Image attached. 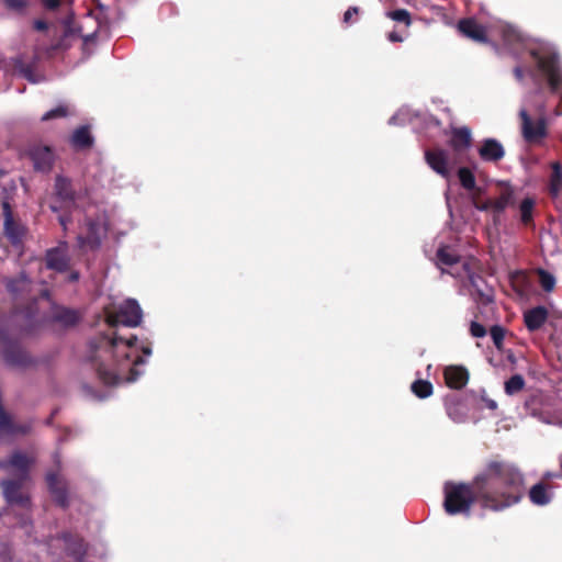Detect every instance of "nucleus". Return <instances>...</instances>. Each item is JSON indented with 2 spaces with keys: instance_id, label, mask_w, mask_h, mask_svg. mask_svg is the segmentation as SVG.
Returning a JSON list of instances; mask_svg holds the SVG:
<instances>
[{
  "instance_id": "obj_1",
  "label": "nucleus",
  "mask_w": 562,
  "mask_h": 562,
  "mask_svg": "<svg viewBox=\"0 0 562 562\" xmlns=\"http://www.w3.org/2000/svg\"><path fill=\"white\" fill-rule=\"evenodd\" d=\"M524 494V479L519 470L509 463L491 462L471 485L447 483L445 510L449 515H469L473 502L483 508L503 510L517 504Z\"/></svg>"
},
{
  "instance_id": "obj_2",
  "label": "nucleus",
  "mask_w": 562,
  "mask_h": 562,
  "mask_svg": "<svg viewBox=\"0 0 562 562\" xmlns=\"http://www.w3.org/2000/svg\"><path fill=\"white\" fill-rule=\"evenodd\" d=\"M458 29L461 34L479 43L486 42L488 37H498L514 56L528 54L533 61L531 76L546 79L551 93L562 100V64L554 45L527 38L514 26L499 20L482 24L473 18L463 19Z\"/></svg>"
},
{
  "instance_id": "obj_3",
  "label": "nucleus",
  "mask_w": 562,
  "mask_h": 562,
  "mask_svg": "<svg viewBox=\"0 0 562 562\" xmlns=\"http://www.w3.org/2000/svg\"><path fill=\"white\" fill-rule=\"evenodd\" d=\"M136 340V336L123 340L116 335L106 334H99L90 339L87 358L104 385L113 386L137 379L139 372L136 366L145 361L140 356L131 358V348Z\"/></svg>"
},
{
  "instance_id": "obj_4",
  "label": "nucleus",
  "mask_w": 562,
  "mask_h": 562,
  "mask_svg": "<svg viewBox=\"0 0 562 562\" xmlns=\"http://www.w3.org/2000/svg\"><path fill=\"white\" fill-rule=\"evenodd\" d=\"M458 178L465 190L473 191L471 199L474 209L487 213L491 216L492 224L498 227L506 209L516 204V189L509 182L498 181L494 193L486 199H482L480 196L481 189L475 188V178L470 169L460 168Z\"/></svg>"
},
{
  "instance_id": "obj_5",
  "label": "nucleus",
  "mask_w": 562,
  "mask_h": 562,
  "mask_svg": "<svg viewBox=\"0 0 562 562\" xmlns=\"http://www.w3.org/2000/svg\"><path fill=\"white\" fill-rule=\"evenodd\" d=\"M527 414L540 423L562 428V408L551 398L542 395L531 396L525 403Z\"/></svg>"
},
{
  "instance_id": "obj_6",
  "label": "nucleus",
  "mask_w": 562,
  "mask_h": 562,
  "mask_svg": "<svg viewBox=\"0 0 562 562\" xmlns=\"http://www.w3.org/2000/svg\"><path fill=\"white\" fill-rule=\"evenodd\" d=\"M105 322L110 327L119 325L136 327L140 324L143 313L136 300L128 299L116 308H104Z\"/></svg>"
},
{
  "instance_id": "obj_7",
  "label": "nucleus",
  "mask_w": 562,
  "mask_h": 562,
  "mask_svg": "<svg viewBox=\"0 0 562 562\" xmlns=\"http://www.w3.org/2000/svg\"><path fill=\"white\" fill-rule=\"evenodd\" d=\"M53 460L56 465V470H49L45 475L47 490L52 495L55 504L63 509H67L70 505L68 482L64 476L59 474L61 470L60 454L58 452H55L53 456Z\"/></svg>"
},
{
  "instance_id": "obj_8",
  "label": "nucleus",
  "mask_w": 562,
  "mask_h": 562,
  "mask_svg": "<svg viewBox=\"0 0 562 562\" xmlns=\"http://www.w3.org/2000/svg\"><path fill=\"white\" fill-rule=\"evenodd\" d=\"M3 235L14 248H21L27 236L29 228L16 218L8 201L2 203Z\"/></svg>"
},
{
  "instance_id": "obj_9",
  "label": "nucleus",
  "mask_w": 562,
  "mask_h": 562,
  "mask_svg": "<svg viewBox=\"0 0 562 562\" xmlns=\"http://www.w3.org/2000/svg\"><path fill=\"white\" fill-rule=\"evenodd\" d=\"M463 279H468L472 288L471 295L477 304L487 305L494 300V290L487 282L479 274H475L469 261L462 263Z\"/></svg>"
},
{
  "instance_id": "obj_10",
  "label": "nucleus",
  "mask_w": 562,
  "mask_h": 562,
  "mask_svg": "<svg viewBox=\"0 0 562 562\" xmlns=\"http://www.w3.org/2000/svg\"><path fill=\"white\" fill-rule=\"evenodd\" d=\"M33 430V422H18L5 409L0 412V441H13L18 437H25Z\"/></svg>"
},
{
  "instance_id": "obj_11",
  "label": "nucleus",
  "mask_w": 562,
  "mask_h": 562,
  "mask_svg": "<svg viewBox=\"0 0 562 562\" xmlns=\"http://www.w3.org/2000/svg\"><path fill=\"white\" fill-rule=\"evenodd\" d=\"M425 159L428 166L445 179H449L456 165L450 154L442 148H434L425 151Z\"/></svg>"
},
{
  "instance_id": "obj_12",
  "label": "nucleus",
  "mask_w": 562,
  "mask_h": 562,
  "mask_svg": "<svg viewBox=\"0 0 562 562\" xmlns=\"http://www.w3.org/2000/svg\"><path fill=\"white\" fill-rule=\"evenodd\" d=\"M86 233L79 234L77 241L80 248L98 249L101 246L102 237L106 229L99 220L87 218L85 223Z\"/></svg>"
},
{
  "instance_id": "obj_13",
  "label": "nucleus",
  "mask_w": 562,
  "mask_h": 562,
  "mask_svg": "<svg viewBox=\"0 0 562 562\" xmlns=\"http://www.w3.org/2000/svg\"><path fill=\"white\" fill-rule=\"evenodd\" d=\"M437 265L442 272L449 273L458 279H463V262L460 263V257L456 255L450 247H440L437 251Z\"/></svg>"
},
{
  "instance_id": "obj_14",
  "label": "nucleus",
  "mask_w": 562,
  "mask_h": 562,
  "mask_svg": "<svg viewBox=\"0 0 562 562\" xmlns=\"http://www.w3.org/2000/svg\"><path fill=\"white\" fill-rule=\"evenodd\" d=\"M522 135L527 142H537L547 135V122L541 117L533 122L525 108L519 112Z\"/></svg>"
},
{
  "instance_id": "obj_15",
  "label": "nucleus",
  "mask_w": 562,
  "mask_h": 562,
  "mask_svg": "<svg viewBox=\"0 0 562 562\" xmlns=\"http://www.w3.org/2000/svg\"><path fill=\"white\" fill-rule=\"evenodd\" d=\"M29 155L35 170L41 172L52 170L55 161V153L50 146L36 144L30 148Z\"/></svg>"
},
{
  "instance_id": "obj_16",
  "label": "nucleus",
  "mask_w": 562,
  "mask_h": 562,
  "mask_svg": "<svg viewBox=\"0 0 562 562\" xmlns=\"http://www.w3.org/2000/svg\"><path fill=\"white\" fill-rule=\"evenodd\" d=\"M2 347V357L8 366L24 368L31 364V358L18 341L10 339Z\"/></svg>"
},
{
  "instance_id": "obj_17",
  "label": "nucleus",
  "mask_w": 562,
  "mask_h": 562,
  "mask_svg": "<svg viewBox=\"0 0 562 562\" xmlns=\"http://www.w3.org/2000/svg\"><path fill=\"white\" fill-rule=\"evenodd\" d=\"M58 538L65 542L66 552L69 557L75 559L76 562H83L88 552V543L81 536L65 531Z\"/></svg>"
},
{
  "instance_id": "obj_18",
  "label": "nucleus",
  "mask_w": 562,
  "mask_h": 562,
  "mask_svg": "<svg viewBox=\"0 0 562 562\" xmlns=\"http://www.w3.org/2000/svg\"><path fill=\"white\" fill-rule=\"evenodd\" d=\"M80 319L81 315L77 310L61 305H53L49 313V321L64 328L76 326Z\"/></svg>"
},
{
  "instance_id": "obj_19",
  "label": "nucleus",
  "mask_w": 562,
  "mask_h": 562,
  "mask_svg": "<svg viewBox=\"0 0 562 562\" xmlns=\"http://www.w3.org/2000/svg\"><path fill=\"white\" fill-rule=\"evenodd\" d=\"M34 463L35 458L33 456H29L25 452L15 450L11 453L8 461L1 463L0 467L3 469L12 468L16 470L21 475V480H25L29 477L30 470Z\"/></svg>"
},
{
  "instance_id": "obj_20",
  "label": "nucleus",
  "mask_w": 562,
  "mask_h": 562,
  "mask_svg": "<svg viewBox=\"0 0 562 562\" xmlns=\"http://www.w3.org/2000/svg\"><path fill=\"white\" fill-rule=\"evenodd\" d=\"M0 485L9 503L18 504L23 507L30 504V497L22 493V480H4Z\"/></svg>"
},
{
  "instance_id": "obj_21",
  "label": "nucleus",
  "mask_w": 562,
  "mask_h": 562,
  "mask_svg": "<svg viewBox=\"0 0 562 562\" xmlns=\"http://www.w3.org/2000/svg\"><path fill=\"white\" fill-rule=\"evenodd\" d=\"M479 155L483 161L497 162L504 157L505 150L498 140L486 138L479 148Z\"/></svg>"
},
{
  "instance_id": "obj_22",
  "label": "nucleus",
  "mask_w": 562,
  "mask_h": 562,
  "mask_svg": "<svg viewBox=\"0 0 562 562\" xmlns=\"http://www.w3.org/2000/svg\"><path fill=\"white\" fill-rule=\"evenodd\" d=\"M3 283L7 291L16 299L24 297L32 289V281L25 273H20L16 278H5Z\"/></svg>"
},
{
  "instance_id": "obj_23",
  "label": "nucleus",
  "mask_w": 562,
  "mask_h": 562,
  "mask_svg": "<svg viewBox=\"0 0 562 562\" xmlns=\"http://www.w3.org/2000/svg\"><path fill=\"white\" fill-rule=\"evenodd\" d=\"M548 316L547 307L539 305L525 311L524 323L529 331H536L544 325Z\"/></svg>"
},
{
  "instance_id": "obj_24",
  "label": "nucleus",
  "mask_w": 562,
  "mask_h": 562,
  "mask_svg": "<svg viewBox=\"0 0 562 562\" xmlns=\"http://www.w3.org/2000/svg\"><path fill=\"white\" fill-rule=\"evenodd\" d=\"M446 383L449 387L460 390L464 387L469 381V372L461 366H449L443 372Z\"/></svg>"
},
{
  "instance_id": "obj_25",
  "label": "nucleus",
  "mask_w": 562,
  "mask_h": 562,
  "mask_svg": "<svg viewBox=\"0 0 562 562\" xmlns=\"http://www.w3.org/2000/svg\"><path fill=\"white\" fill-rule=\"evenodd\" d=\"M56 196L65 205L70 206L76 202V192L72 189L71 181L63 176H57L55 180Z\"/></svg>"
},
{
  "instance_id": "obj_26",
  "label": "nucleus",
  "mask_w": 562,
  "mask_h": 562,
  "mask_svg": "<svg viewBox=\"0 0 562 562\" xmlns=\"http://www.w3.org/2000/svg\"><path fill=\"white\" fill-rule=\"evenodd\" d=\"M94 138L91 135L90 127L82 125L76 128L70 137V145L76 150L89 149L93 146Z\"/></svg>"
},
{
  "instance_id": "obj_27",
  "label": "nucleus",
  "mask_w": 562,
  "mask_h": 562,
  "mask_svg": "<svg viewBox=\"0 0 562 562\" xmlns=\"http://www.w3.org/2000/svg\"><path fill=\"white\" fill-rule=\"evenodd\" d=\"M471 140V131L468 127L453 128L450 146L453 148L456 155H460L470 147Z\"/></svg>"
},
{
  "instance_id": "obj_28",
  "label": "nucleus",
  "mask_w": 562,
  "mask_h": 562,
  "mask_svg": "<svg viewBox=\"0 0 562 562\" xmlns=\"http://www.w3.org/2000/svg\"><path fill=\"white\" fill-rule=\"evenodd\" d=\"M45 261L48 269H53L59 272L66 271L69 266L67 255L59 248L47 250Z\"/></svg>"
},
{
  "instance_id": "obj_29",
  "label": "nucleus",
  "mask_w": 562,
  "mask_h": 562,
  "mask_svg": "<svg viewBox=\"0 0 562 562\" xmlns=\"http://www.w3.org/2000/svg\"><path fill=\"white\" fill-rule=\"evenodd\" d=\"M529 498L532 504L538 506L548 505L553 498V491L543 483L535 484L529 491Z\"/></svg>"
},
{
  "instance_id": "obj_30",
  "label": "nucleus",
  "mask_w": 562,
  "mask_h": 562,
  "mask_svg": "<svg viewBox=\"0 0 562 562\" xmlns=\"http://www.w3.org/2000/svg\"><path fill=\"white\" fill-rule=\"evenodd\" d=\"M447 415L454 423L461 424L468 419V411L459 400H450L446 402Z\"/></svg>"
},
{
  "instance_id": "obj_31",
  "label": "nucleus",
  "mask_w": 562,
  "mask_h": 562,
  "mask_svg": "<svg viewBox=\"0 0 562 562\" xmlns=\"http://www.w3.org/2000/svg\"><path fill=\"white\" fill-rule=\"evenodd\" d=\"M535 205L536 201L530 196L522 199L518 205L520 221L526 226H529L533 221Z\"/></svg>"
},
{
  "instance_id": "obj_32",
  "label": "nucleus",
  "mask_w": 562,
  "mask_h": 562,
  "mask_svg": "<svg viewBox=\"0 0 562 562\" xmlns=\"http://www.w3.org/2000/svg\"><path fill=\"white\" fill-rule=\"evenodd\" d=\"M418 114L413 112L409 108H401L393 116L390 117L389 124L391 125H404L412 123Z\"/></svg>"
},
{
  "instance_id": "obj_33",
  "label": "nucleus",
  "mask_w": 562,
  "mask_h": 562,
  "mask_svg": "<svg viewBox=\"0 0 562 562\" xmlns=\"http://www.w3.org/2000/svg\"><path fill=\"white\" fill-rule=\"evenodd\" d=\"M552 175L550 179V192L553 196H557L561 190L562 183V166L559 161L551 164Z\"/></svg>"
},
{
  "instance_id": "obj_34",
  "label": "nucleus",
  "mask_w": 562,
  "mask_h": 562,
  "mask_svg": "<svg viewBox=\"0 0 562 562\" xmlns=\"http://www.w3.org/2000/svg\"><path fill=\"white\" fill-rule=\"evenodd\" d=\"M412 392L419 398H426L432 394V385L426 380H417L412 386Z\"/></svg>"
},
{
  "instance_id": "obj_35",
  "label": "nucleus",
  "mask_w": 562,
  "mask_h": 562,
  "mask_svg": "<svg viewBox=\"0 0 562 562\" xmlns=\"http://www.w3.org/2000/svg\"><path fill=\"white\" fill-rule=\"evenodd\" d=\"M70 109L67 104H59L55 109L47 111L41 117V121L46 122L55 119H64L70 115Z\"/></svg>"
},
{
  "instance_id": "obj_36",
  "label": "nucleus",
  "mask_w": 562,
  "mask_h": 562,
  "mask_svg": "<svg viewBox=\"0 0 562 562\" xmlns=\"http://www.w3.org/2000/svg\"><path fill=\"white\" fill-rule=\"evenodd\" d=\"M525 386V380L520 374H515L505 382V392L507 395H514Z\"/></svg>"
},
{
  "instance_id": "obj_37",
  "label": "nucleus",
  "mask_w": 562,
  "mask_h": 562,
  "mask_svg": "<svg viewBox=\"0 0 562 562\" xmlns=\"http://www.w3.org/2000/svg\"><path fill=\"white\" fill-rule=\"evenodd\" d=\"M2 3L7 10L18 14H24L30 5L29 0H2Z\"/></svg>"
},
{
  "instance_id": "obj_38",
  "label": "nucleus",
  "mask_w": 562,
  "mask_h": 562,
  "mask_svg": "<svg viewBox=\"0 0 562 562\" xmlns=\"http://www.w3.org/2000/svg\"><path fill=\"white\" fill-rule=\"evenodd\" d=\"M386 16L393 21L404 23L406 26L411 25V15L405 9H397L394 11L386 12Z\"/></svg>"
},
{
  "instance_id": "obj_39",
  "label": "nucleus",
  "mask_w": 562,
  "mask_h": 562,
  "mask_svg": "<svg viewBox=\"0 0 562 562\" xmlns=\"http://www.w3.org/2000/svg\"><path fill=\"white\" fill-rule=\"evenodd\" d=\"M539 282L541 288L547 292L552 291L555 286V278L544 270L539 271Z\"/></svg>"
},
{
  "instance_id": "obj_40",
  "label": "nucleus",
  "mask_w": 562,
  "mask_h": 562,
  "mask_svg": "<svg viewBox=\"0 0 562 562\" xmlns=\"http://www.w3.org/2000/svg\"><path fill=\"white\" fill-rule=\"evenodd\" d=\"M490 334H491V338H492L494 345L497 348H501V346L504 341V337H505V331H504L503 327L495 325L491 328Z\"/></svg>"
},
{
  "instance_id": "obj_41",
  "label": "nucleus",
  "mask_w": 562,
  "mask_h": 562,
  "mask_svg": "<svg viewBox=\"0 0 562 562\" xmlns=\"http://www.w3.org/2000/svg\"><path fill=\"white\" fill-rule=\"evenodd\" d=\"M359 14H360V9L358 7H350L344 13L342 22L346 25H351V24L356 23V21L358 20Z\"/></svg>"
},
{
  "instance_id": "obj_42",
  "label": "nucleus",
  "mask_w": 562,
  "mask_h": 562,
  "mask_svg": "<svg viewBox=\"0 0 562 562\" xmlns=\"http://www.w3.org/2000/svg\"><path fill=\"white\" fill-rule=\"evenodd\" d=\"M11 338H10L8 322L5 318L0 317V345L1 346L4 345Z\"/></svg>"
},
{
  "instance_id": "obj_43",
  "label": "nucleus",
  "mask_w": 562,
  "mask_h": 562,
  "mask_svg": "<svg viewBox=\"0 0 562 562\" xmlns=\"http://www.w3.org/2000/svg\"><path fill=\"white\" fill-rule=\"evenodd\" d=\"M470 333L475 338H482L486 335V329L482 324L477 322H471Z\"/></svg>"
},
{
  "instance_id": "obj_44",
  "label": "nucleus",
  "mask_w": 562,
  "mask_h": 562,
  "mask_svg": "<svg viewBox=\"0 0 562 562\" xmlns=\"http://www.w3.org/2000/svg\"><path fill=\"white\" fill-rule=\"evenodd\" d=\"M71 46V43H70V38L69 37H65V35L63 34L54 44H53V49L55 50H66L68 49L69 47Z\"/></svg>"
},
{
  "instance_id": "obj_45",
  "label": "nucleus",
  "mask_w": 562,
  "mask_h": 562,
  "mask_svg": "<svg viewBox=\"0 0 562 562\" xmlns=\"http://www.w3.org/2000/svg\"><path fill=\"white\" fill-rule=\"evenodd\" d=\"M81 29L76 25H65L63 34L65 37L72 38L80 34Z\"/></svg>"
},
{
  "instance_id": "obj_46",
  "label": "nucleus",
  "mask_w": 562,
  "mask_h": 562,
  "mask_svg": "<svg viewBox=\"0 0 562 562\" xmlns=\"http://www.w3.org/2000/svg\"><path fill=\"white\" fill-rule=\"evenodd\" d=\"M42 3L45 9L54 11L59 8L60 0H42Z\"/></svg>"
},
{
  "instance_id": "obj_47",
  "label": "nucleus",
  "mask_w": 562,
  "mask_h": 562,
  "mask_svg": "<svg viewBox=\"0 0 562 562\" xmlns=\"http://www.w3.org/2000/svg\"><path fill=\"white\" fill-rule=\"evenodd\" d=\"M33 27L38 32H45L48 30V23L44 20H35L33 22Z\"/></svg>"
},
{
  "instance_id": "obj_48",
  "label": "nucleus",
  "mask_w": 562,
  "mask_h": 562,
  "mask_svg": "<svg viewBox=\"0 0 562 562\" xmlns=\"http://www.w3.org/2000/svg\"><path fill=\"white\" fill-rule=\"evenodd\" d=\"M481 400L485 403L486 407L491 411H495L497 408L496 401L487 397L485 393L481 396Z\"/></svg>"
},
{
  "instance_id": "obj_49",
  "label": "nucleus",
  "mask_w": 562,
  "mask_h": 562,
  "mask_svg": "<svg viewBox=\"0 0 562 562\" xmlns=\"http://www.w3.org/2000/svg\"><path fill=\"white\" fill-rule=\"evenodd\" d=\"M58 222L63 226L64 231L67 229V225L71 222V218L67 214H61L58 216Z\"/></svg>"
},
{
  "instance_id": "obj_50",
  "label": "nucleus",
  "mask_w": 562,
  "mask_h": 562,
  "mask_svg": "<svg viewBox=\"0 0 562 562\" xmlns=\"http://www.w3.org/2000/svg\"><path fill=\"white\" fill-rule=\"evenodd\" d=\"M387 38L390 42H393V43H400V42H403V40H404L403 36L400 35L397 32L389 33Z\"/></svg>"
},
{
  "instance_id": "obj_51",
  "label": "nucleus",
  "mask_w": 562,
  "mask_h": 562,
  "mask_svg": "<svg viewBox=\"0 0 562 562\" xmlns=\"http://www.w3.org/2000/svg\"><path fill=\"white\" fill-rule=\"evenodd\" d=\"M81 37H82L85 43L93 42L95 40V37H97V31H94L91 34L82 35Z\"/></svg>"
},
{
  "instance_id": "obj_52",
  "label": "nucleus",
  "mask_w": 562,
  "mask_h": 562,
  "mask_svg": "<svg viewBox=\"0 0 562 562\" xmlns=\"http://www.w3.org/2000/svg\"><path fill=\"white\" fill-rule=\"evenodd\" d=\"M514 75L518 81H521L524 77L522 68L519 66L515 67Z\"/></svg>"
},
{
  "instance_id": "obj_53",
  "label": "nucleus",
  "mask_w": 562,
  "mask_h": 562,
  "mask_svg": "<svg viewBox=\"0 0 562 562\" xmlns=\"http://www.w3.org/2000/svg\"><path fill=\"white\" fill-rule=\"evenodd\" d=\"M64 26L65 25H75L74 23V14H70L63 21Z\"/></svg>"
},
{
  "instance_id": "obj_54",
  "label": "nucleus",
  "mask_w": 562,
  "mask_h": 562,
  "mask_svg": "<svg viewBox=\"0 0 562 562\" xmlns=\"http://www.w3.org/2000/svg\"><path fill=\"white\" fill-rule=\"evenodd\" d=\"M79 279V273L78 272H71L70 276H69V280L70 281H77Z\"/></svg>"
},
{
  "instance_id": "obj_55",
  "label": "nucleus",
  "mask_w": 562,
  "mask_h": 562,
  "mask_svg": "<svg viewBox=\"0 0 562 562\" xmlns=\"http://www.w3.org/2000/svg\"><path fill=\"white\" fill-rule=\"evenodd\" d=\"M95 3V7L100 10H104V5L100 2V0H92Z\"/></svg>"
},
{
  "instance_id": "obj_56",
  "label": "nucleus",
  "mask_w": 562,
  "mask_h": 562,
  "mask_svg": "<svg viewBox=\"0 0 562 562\" xmlns=\"http://www.w3.org/2000/svg\"><path fill=\"white\" fill-rule=\"evenodd\" d=\"M554 114H555L557 116L562 115V104H559V105L557 106V109L554 110Z\"/></svg>"
},
{
  "instance_id": "obj_57",
  "label": "nucleus",
  "mask_w": 562,
  "mask_h": 562,
  "mask_svg": "<svg viewBox=\"0 0 562 562\" xmlns=\"http://www.w3.org/2000/svg\"><path fill=\"white\" fill-rule=\"evenodd\" d=\"M142 350H143V352H144L145 355H150V353H151V349H150L149 347H143V349H142Z\"/></svg>"
},
{
  "instance_id": "obj_58",
  "label": "nucleus",
  "mask_w": 562,
  "mask_h": 562,
  "mask_svg": "<svg viewBox=\"0 0 562 562\" xmlns=\"http://www.w3.org/2000/svg\"><path fill=\"white\" fill-rule=\"evenodd\" d=\"M50 209H52V211H54V212H57V211H58V207H57L56 205H52V206H50Z\"/></svg>"
}]
</instances>
